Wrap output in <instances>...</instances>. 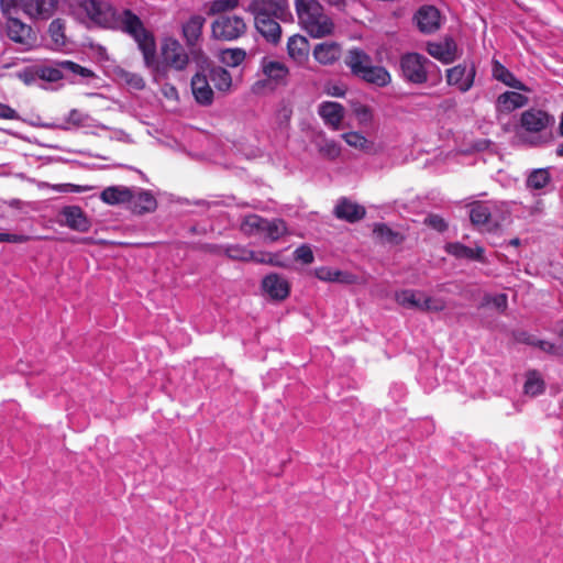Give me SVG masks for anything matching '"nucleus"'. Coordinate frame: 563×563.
<instances>
[{"label": "nucleus", "mask_w": 563, "mask_h": 563, "mask_svg": "<svg viewBox=\"0 0 563 563\" xmlns=\"http://www.w3.org/2000/svg\"><path fill=\"white\" fill-rule=\"evenodd\" d=\"M78 7L90 24L130 35L143 55L144 65H155L154 35L146 30L136 13L130 9L118 11L107 0H80Z\"/></svg>", "instance_id": "obj_1"}, {"label": "nucleus", "mask_w": 563, "mask_h": 563, "mask_svg": "<svg viewBox=\"0 0 563 563\" xmlns=\"http://www.w3.org/2000/svg\"><path fill=\"white\" fill-rule=\"evenodd\" d=\"M555 119L547 111L531 108L523 111L519 120V137L531 146H542L553 139L551 128Z\"/></svg>", "instance_id": "obj_2"}, {"label": "nucleus", "mask_w": 563, "mask_h": 563, "mask_svg": "<svg viewBox=\"0 0 563 563\" xmlns=\"http://www.w3.org/2000/svg\"><path fill=\"white\" fill-rule=\"evenodd\" d=\"M295 7L299 24L310 36L320 38L333 33L334 23L318 0H295Z\"/></svg>", "instance_id": "obj_3"}, {"label": "nucleus", "mask_w": 563, "mask_h": 563, "mask_svg": "<svg viewBox=\"0 0 563 563\" xmlns=\"http://www.w3.org/2000/svg\"><path fill=\"white\" fill-rule=\"evenodd\" d=\"M295 7L299 24L310 36L320 38L333 33L334 23L318 0H295Z\"/></svg>", "instance_id": "obj_4"}, {"label": "nucleus", "mask_w": 563, "mask_h": 563, "mask_svg": "<svg viewBox=\"0 0 563 563\" xmlns=\"http://www.w3.org/2000/svg\"><path fill=\"white\" fill-rule=\"evenodd\" d=\"M190 52L188 53L184 45L174 37H165L161 43V58L158 63L155 58V65L148 67L152 71L154 80L161 81L166 77L167 69L184 71L190 64ZM147 68V66L145 65Z\"/></svg>", "instance_id": "obj_5"}, {"label": "nucleus", "mask_w": 563, "mask_h": 563, "mask_svg": "<svg viewBox=\"0 0 563 563\" xmlns=\"http://www.w3.org/2000/svg\"><path fill=\"white\" fill-rule=\"evenodd\" d=\"M344 62L355 77L368 84L385 87L391 81L388 70L383 66L373 65L372 57L360 48L350 49Z\"/></svg>", "instance_id": "obj_6"}, {"label": "nucleus", "mask_w": 563, "mask_h": 563, "mask_svg": "<svg viewBox=\"0 0 563 563\" xmlns=\"http://www.w3.org/2000/svg\"><path fill=\"white\" fill-rule=\"evenodd\" d=\"M242 230L247 234H261L266 240L274 242L286 234L287 227L282 219L267 220L257 214H250L244 218Z\"/></svg>", "instance_id": "obj_7"}, {"label": "nucleus", "mask_w": 563, "mask_h": 563, "mask_svg": "<svg viewBox=\"0 0 563 563\" xmlns=\"http://www.w3.org/2000/svg\"><path fill=\"white\" fill-rule=\"evenodd\" d=\"M246 32V23L236 14H220L211 23V33L216 40L234 41Z\"/></svg>", "instance_id": "obj_8"}, {"label": "nucleus", "mask_w": 563, "mask_h": 563, "mask_svg": "<svg viewBox=\"0 0 563 563\" xmlns=\"http://www.w3.org/2000/svg\"><path fill=\"white\" fill-rule=\"evenodd\" d=\"M205 23L206 18L203 15L192 14L181 24V36L194 59L203 57L200 42L202 40Z\"/></svg>", "instance_id": "obj_9"}, {"label": "nucleus", "mask_w": 563, "mask_h": 563, "mask_svg": "<svg viewBox=\"0 0 563 563\" xmlns=\"http://www.w3.org/2000/svg\"><path fill=\"white\" fill-rule=\"evenodd\" d=\"M37 76L46 81L56 82L67 75H79L84 78L93 77L92 70L70 60H62L55 65H45L37 69Z\"/></svg>", "instance_id": "obj_10"}, {"label": "nucleus", "mask_w": 563, "mask_h": 563, "mask_svg": "<svg viewBox=\"0 0 563 563\" xmlns=\"http://www.w3.org/2000/svg\"><path fill=\"white\" fill-rule=\"evenodd\" d=\"M432 63L418 53H407L400 59L404 78L412 84H423L428 80V66Z\"/></svg>", "instance_id": "obj_11"}, {"label": "nucleus", "mask_w": 563, "mask_h": 563, "mask_svg": "<svg viewBox=\"0 0 563 563\" xmlns=\"http://www.w3.org/2000/svg\"><path fill=\"white\" fill-rule=\"evenodd\" d=\"M5 34L23 49H30L35 43V36L31 26L14 16L7 18Z\"/></svg>", "instance_id": "obj_12"}, {"label": "nucleus", "mask_w": 563, "mask_h": 563, "mask_svg": "<svg viewBox=\"0 0 563 563\" xmlns=\"http://www.w3.org/2000/svg\"><path fill=\"white\" fill-rule=\"evenodd\" d=\"M476 68L473 64H460L446 71V81L450 86L456 87L461 92L468 91L475 79Z\"/></svg>", "instance_id": "obj_13"}, {"label": "nucleus", "mask_w": 563, "mask_h": 563, "mask_svg": "<svg viewBox=\"0 0 563 563\" xmlns=\"http://www.w3.org/2000/svg\"><path fill=\"white\" fill-rule=\"evenodd\" d=\"M250 11L254 18L282 19L288 13V4L286 0H252Z\"/></svg>", "instance_id": "obj_14"}, {"label": "nucleus", "mask_w": 563, "mask_h": 563, "mask_svg": "<svg viewBox=\"0 0 563 563\" xmlns=\"http://www.w3.org/2000/svg\"><path fill=\"white\" fill-rule=\"evenodd\" d=\"M62 223L74 231L81 233L88 232L91 228V221L84 210L78 206H66L62 209Z\"/></svg>", "instance_id": "obj_15"}, {"label": "nucleus", "mask_w": 563, "mask_h": 563, "mask_svg": "<svg viewBox=\"0 0 563 563\" xmlns=\"http://www.w3.org/2000/svg\"><path fill=\"white\" fill-rule=\"evenodd\" d=\"M262 289L274 300H284L288 297L290 285L288 280L278 274H269L262 280Z\"/></svg>", "instance_id": "obj_16"}, {"label": "nucleus", "mask_w": 563, "mask_h": 563, "mask_svg": "<svg viewBox=\"0 0 563 563\" xmlns=\"http://www.w3.org/2000/svg\"><path fill=\"white\" fill-rule=\"evenodd\" d=\"M208 76L196 73L191 78V91L197 103L200 106H210L213 102L214 92L210 86Z\"/></svg>", "instance_id": "obj_17"}, {"label": "nucleus", "mask_w": 563, "mask_h": 563, "mask_svg": "<svg viewBox=\"0 0 563 563\" xmlns=\"http://www.w3.org/2000/svg\"><path fill=\"white\" fill-rule=\"evenodd\" d=\"M415 20L419 30L423 33H433L441 25L440 11L433 5L420 8L415 15Z\"/></svg>", "instance_id": "obj_18"}, {"label": "nucleus", "mask_w": 563, "mask_h": 563, "mask_svg": "<svg viewBox=\"0 0 563 563\" xmlns=\"http://www.w3.org/2000/svg\"><path fill=\"white\" fill-rule=\"evenodd\" d=\"M427 52L435 59L450 64L455 60L457 46L452 38H444L439 42H429Z\"/></svg>", "instance_id": "obj_19"}, {"label": "nucleus", "mask_w": 563, "mask_h": 563, "mask_svg": "<svg viewBox=\"0 0 563 563\" xmlns=\"http://www.w3.org/2000/svg\"><path fill=\"white\" fill-rule=\"evenodd\" d=\"M133 188L123 186V185H114L106 187L100 192V200L109 206H120L126 205L129 207V202L133 199Z\"/></svg>", "instance_id": "obj_20"}, {"label": "nucleus", "mask_w": 563, "mask_h": 563, "mask_svg": "<svg viewBox=\"0 0 563 563\" xmlns=\"http://www.w3.org/2000/svg\"><path fill=\"white\" fill-rule=\"evenodd\" d=\"M310 46L308 40L299 34L291 35L287 42L288 56L298 65H303L309 57Z\"/></svg>", "instance_id": "obj_21"}, {"label": "nucleus", "mask_w": 563, "mask_h": 563, "mask_svg": "<svg viewBox=\"0 0 563 563\" xmlns=\"http://www.w3.org/2000/svg\"><path fill=\"white\" fill-rule=\"evenodd\" d=\"M318 113L327 125L331 126L333 130L340 129L344 115V109L340 103L324 101L320 103Z\"/></svg>", "instance_id": "obj_22"}, {"label": "nucleus", "mask_w": 563, "mask_h": 563, "mask_svg": "<svg viewBox=\"0 0 563 563\" xmlns=\"http://www.w3.org/2000/svg\"><path fill=\"white\" fill-rule=\"evenodd\" d=\"M133 196L129 202V208L133 212L142 214L156 209V199L150 191L133 187Z\"/></svg>", "instance_id": "obj_23"}, {"label": "nucleus", "mask_w": 563, "mask_h": 563, "mask_svg": "<svg viewBox=\"0 0 563 563\" xmlns=\"http://www.w3.org/2000/svg\"><path fill=\"white\" fill-rule=\"evenodd\" d=\"M58 0H25L24 13L30 18L48 19L53 15Z\"/></svg>", "instance_id": "obj_24"}, {"label": "nucleus", "mask_w": 563, "mask_h": 563, "mask_svg": "<svg viewBox=\"0 0 563 563\" xmlns=\"http://www.w3.org/2000/svg\"><path fill=\"white\" fill-rule=\"evenodd\" d=\"M261 68L263 74L276 85H283L289 75L288 67L279 60L264 57L261 62Z\"/></svg>", "instance_id": "obj_25"}, {"label": "nucleus", "mask_w": 563, "mask_h": 563, "mask_svg": "<svg viewBox=\"0 0 563 563\" xmlns=\"http://www.w3.org/2000/svg\"><path fill=\"white\" fill-rule=\"evenodd\" d=\"M334 214L338 219L345 220L347 222H356L364 218L365 209L346 198H342L338 201L334 208Z\"/></svg>", "instance_id": "obj_26"}, {"label": "nucleus", "mask_w": 563, "mask_h": 563, "mask_svg": "<svg viewBox=\"0 0 563 563\" xmlns=\"http://www.w3.org/2000/svg\"><path fill=\"white\" fill-rule=\"evenodd\" d=\"M492 75L494 79L503 82L504 85L520 90L529 92L530 89L521 82L516 76L507 69L500 62L494 59L492 65Z\"/></svg>", "instance_id": "obj_27"}, {"label": "nucleus", "mask_w": 563, "mask_h": 563, "mask_svg": "<svg viewBox=\"0 0 563 563\" xmlns=\"http://www.w3.org/2000/svg\"><path fill=\"white\" fill-rule=\"evenodd\" d=\"M341 56V47L335 42H323L317 44L313 49L314 59L322 65H331Z\"/></svg>", "instance_id": "obj_28"}, {"label": "nucleus", "mask_w": 563, "mask_h": 563, "mask_svg": "<svg viewBox=\"0 0 563 563\" xmlns=\"http://www.w3.org/2000/svg\"><path fill=\"white\" fill-rule=\"evenodd\" d=\"M276 18H254L255 27L267 42L276 44L280 40L282 27Z\"/></svg>", "instance_id": "obj_29"}, {"label": "nucleus", "mask_w": 563, "mask_h": 563, "mask_svg": "<svg viewBox=\"0 0 563 563\" xmlns=\"http://www.w3.org/2000/svg\"><path fill=\"white\" fill-rule=\"evenodd\" d=\"M292 117V107L288 102H280L275 111L273 118L274 129L279 133L283 137H288V132L290 129V120Z\"/></svg>", "instance_id": "obj_30"}, {"label": "nucleus", "mask_w": 563, "mask_h": 563, "mask_svg": "<svg viewBox=\"0 0 563 563\" xmlns=\"http://www.w3.org/2000/svg\"><path fill=\"white\" fill-rule=\"evenodd\" d=\"M528 103V98L516 91H506L498 96L496 100V110L498 112L509 113Z\"/></svg>", "instance_id": "obj_31"}, {"label": "nucleus", "mask_w": 563, "mask_h": 563, "mask_svg": "<svg viewBox=\"0 0 563 563\" xmlns=\"http://www.w3.org/2000/svg\"><path fill=\"white\" fill-rule=\"evenodd\" d=\"M445 251L450 255L456 257V258H467L473 261H478L484 263V249L481 246H476L475 249L468 247L466 245H463L459 242L455 243H448L445 245Z\"/></svg>", "instance_id": "obj_32"}, {"label": "nucleus", "mask_w": 563, "mask_h": 563, "mask_svg": "<svg viewBox=\"0 0 563 563\" xmlns=\"http://www.w3.org/2000/svg\"><path fill=\"white\" fill-rule=\"evenodd\" d=\"M493 205L488 202H475L470 206V219L474 225L489 227Z\"/></svg>", "instance_id": "obj_33"}, {"label": "nucleus", "mask_w": 563, "mask_h": 563, "mask_svg": "<svg viewBox=\"0 0 563 563\" xmlns=\"http://www.w3.org/2000/svg\"><path fill=\"white\" fill-rule=\"evenodd\" d=\"M423 291L413 289H404L395 295L398 305L407 309L419 310L421 308Z\"/></svg>", "instance_id": "obj_34"}, {"label": "nucleus", "mask_w": 563, "mask_h": 563, "mask_svg": "<svg viewBox=\"0 0 563 563\" xmlns=\"http://www.w3.org/2000/svg\"><path fill=\"white\" fill-rule=\"evenodd\" d=\"M214 88L221 92H228L232 86V76L223 67H212L208 75Z\"/></svg>", "instance_id": "obj_35"}, {"label": "nucleus", "mask_w": 563, "mask_h": 563, "mask_svg": "<svg viewBox=\"0 0 563 563\" xmlns=\"http://www.w3.org/2000/svg\"><path fill=\"white\" fill-rule=\"evenodd\" d=\"M551 176L548 168H538L530 172L526 186L530 190H540L549 185Z\"/></svg>", "instance_id": "obj_36"}, {"label": "nucleus", "mask_w": 563, "mask_h": 563, "mask_svg": "<svg viewBox=\"0 0 563 563\" xmlns=\"http://www.w3.org/2000/svg\"><path fill=\"white\" fill-rule=\"evenodd\" d=\"M343 140L352 147L365 153H374V144L358 132H349L342 135Z\"/></svg>", "instance_id": "obj_37"}, {"label": "nucleus", "mask_w": 563, "mask_h": 563, "mask_svg": "<svg viewBox=\"0 0 563 563\" xmlns=\"http://www.w3.org/2000/svg\"><path fill=\"white\" fill-rule=\"evenodd\" d=\"M246 57L242 48H227L220 52V62L228 67H238Z\"/></svg>", "instance_id": "obj_38"}, {"label": "nucleus", "mask_w": 563, "mask_h": 563, "mask_svg": "<svg viewBox=\"0 0 563 563\" xmlns=\"http://www.w3.org/2000/svg\"><path fill=\"white\" fill-rule=\"evenodd\" d=\"M223 253L231 260L242 262H254L256 254V252L236 244L225 246Z\"/></svg>", "instance_id": "obj_39"}, {"label": "nucleus", "mask_w": 563, "mask_h": 563, "mask_svg": "<svg viewBox=\"0 0 563 563\" xmlns=\"http://www.w3.org/2000/svg\"><path fill=\"white\" fill-rule=\"evenodd\" d=\"M66 123L76 128H92L97 126L96 121L88 114L80 110L73 109L66 117Z\"/></svg>", "instance_id": "obj_40"}, {"label": "nucleus", "mask_w": 563, "mask_h": 563, "mask_svg": "<svg viewBox=\"0 0 563 563\" xmlns=\"http://www.w3.org/2000/svg\"><path fill=\"white\" fill-rule=\"evenodd\" d=\"M48 33L56 47L64 46L66 43L65 23L60 19L51 22Z\"/></svg>", "instance_id": "obj_41"}, {"label": "nucleus", "mask_w": 563, "mask_h": 563, "mask_svg": "<svg viewBox=\"0 0 563 563\" xmlns=\"http://www.w3.org/2000/svg\"><path fill=\"white\" fill-rule=\"evenodd\" d=\"M320 154L328 159H335L341 154V146L333 140L322 139L318 142Z\"/></svg>", "instance_id": "obj_42"}, {"label": "nucleus", "mask_w": 563, "mask_h": 563, "mask_svg": "<svg viewBox=\"0 0 563 563\" xmlns=\"http://www.w3.org/2000/svg\"><path fill=\"white\" fill-rule=\"evenodd\" d=\"M446 308V300L442 297L427 296L423 292L420 311L440 312Z\"/></svg>", "instance_id": "obj_43"}, {"label": "nucleus", "mask_w": 563, "mask_h": 563, "mask_svg": "<svg viewBox=\"0 0 563 563\" xmlns=\"http://www.w3.org/2000/svg\"><path fill=\"white\" fill-rule=\"evenodd\" d=\"M314 276L322 282H345V274L331 267L322 266L314 269Z\"/></svg>", "instance_id": "obj_44"}, {"label": "nucleus", "mask_w": 563, "mask_h": 563, "mask_svg": "<svg viewBox=\"0 0 563 563\" xmlns=\"http://www.w3.org/2000/svg\"><path fill=\"white\" fill-rule=\"evenodd\" d=\"M481 306L482 307L493 306L498 311L504 312L508 306V297L506 294H497V295L486 294L483 297V301H482Z\"/></svg>", "instance_id": "obj_45"}, {"label": "nucleus", "mask_w": 563, "mask_h": 563, "mask_svg": "<svg viewBox=\"0 0 563 563\" xmlns=\"http://www.w3.org/2000/svg\"><path fill=\"white\" fill-rule=\"evenodd\" d=\"M352 111L355 118L357 119L358 123L362 125H367L373 120V111L366 104H363L361 102H354L352 103Z\"/></svg>", "instance_id": "obj_46"}, {"label": "nucleus", "mask_w": 563, "mask_h": 563, "mask_svg": "<svg viewBox=\"0 0 563 563\" xmlns=\"http://www.w3.org/2000/svg\"><path fill=\"white\" fill-rule=\"evenodd\" d=\"M543 380L538 376L537 373H531L528 375L527 380L525 383V393L527 395H539L543 391Z\"/></svg>", "instance_id": "obj_47"}, {"label": "nucleus", "mask_w": 563, "mask_h": 563, "mask_svg": "<svg viewBox=\"0 0 563 563\" xmlns=\"http://www.w3.org/2000/svg\"><path fill=\"white\" fill-rule=\"evenodd\" d=\"M239 4L238 0H214L211 2L209 12L211 14H228V11L235 9Z\"/></svg>", "instance_id": "obj_48"}, {"label": "nucleus", "mask_w": 563, "mask_h": 563, "mask_svg": "<svg viewBox=\"0 0 563 563\" xmlns=\"http://www.w3.org/2000/svg\"><path fill=\"white\" fill-rule=\"evenodd\" d=\"M25 0H0V9L5 18L13 16L21 8L24 11Z\"/></svg>", "instance_id": "obj_49"}, {"label": "nucleus", "mask_w": 563, "mask_h": 563, "mask_svg": "<svg viewBox=\"0 0 563 563\" xmlns=\"http://www.w3.org/2000/svg\"><path fill=\"white\" fill-rule=\"evenodd\" d=\"M121 78L132 89L142 90L145 87L144 78L136 73L124 71Z\"/></svg>", "instance_id": "obj_50"}, {"label": "nucleus", "mask_w": 563, "mask_h": 563, "mask_svg": "<svg viewBox=\"0 0 563 563\" xmlns=\"http://www.w3.org/2000/svg\"><path fill=\"white\" fill-rule=\"evenodd\" d=\"M294 256L296 261H299L303 264H311L314 260L312 250L308 245H300L294 252Z\"/></svg>", "instance_id": "obj_51"}, {"label": "nucleus", "mask_w": 563, "mask_h": 563, "mask_svg": "<svg viewBox=\"0 0 563 563\" xmlns=\"http://www.w3.org/2000/svg\"><path fill=\"white\" fill-rule=\"evenodd\" d=\"M255 263L269 264L273 266H284L285 264L279 261V255L274 253L260 252L255 254Z\"/></svg>", "instance_id": "obj_52"}, {"label": "nucleus", "mask_w": 563, "mask_h": 563, "mask_svg": "<svg viewBox=\"0 0 563 563\" xmlns=\"http://www.w3.org/2000/svg\"><path fill=\"white\" fill-rule=\"evenodd\" d=\"M374 233L383 241L393 242L396 234L384 223L376 224Z\"/></svg>", "instance_id": "obj_53"}, {"label": "nucleus", "mask_w": 563, "mask_h": 563, "mask_svg": "<svg viewBox=\"0 0 563 563\" xmlns=\"http://www.w3.org/2000/svg\"><path fill=\"white\" fill-rule=\"evenodd\" d=\"M426 223L439 232H443L448 228V224L444 221V219L437 214H431V216L427 217Z\"/></svg>", "instance_id": "obj_54"}, {"label": "nucleus", "mask_w": 563, "mask_h": 563, "mask_svg": "<svg viewBox=\"0 0 563 563\" xmlns=\"http://www.w3.org/2000/svg\"><path fill=\"white\" fill-rule=\"evenodd\" d=\"M29 241V236L24 234H12L0 232V242L24 243Z\"/></svg>", "instance_id": "obj_55"}, {"label": "nucleus", "mask_w": 563, "mask_h": 563, "mask_svg": "<svg viewBox=\"0 0 563 563\" xmlns=\"http://www.w3.org/2000/svg\"><path fill=\"white\" fill-rule=\"evenodd\" d=\"M163 96L168 99V100H174V101H177L178 100V90L176 89L175 86L170 85V84H164L162 86V89H161Z\"/></svg>", "instance_id": "obj_56"}, {"label": "nucleus", "mask_w": 563, "mask_h": 563, "mask_svg": "<svg viewBox=\"0 0 563 563\" xmlns=\"http://www.w3.org/2000/svg\"><path fill=\"white\" fill-rule=\"evenodd\" d=\"M530 343L539 346L540 350H542V351H544L547 353L554 354V355L559 354V347H556L551 342L539 340L537 342L532 341Z\"/></svg>", "instance_id": "obj_57"}, {"label": "nucleus", "mask_w": 563, "mask_h": 563, "mask_svg": "<svg viewBox=\"0 0 563 563\" xmlns=\"http://www.w3.org/2000/svg\"><path fill=\"white\" fill-rule=\"evenodd\" d=\"M16 117L14 109L0 102V119H15Z\"/></svg>", "instance_id": "obj_58"}, {"label": "nucleus", "mask_w": 563, "mask_h": 563, "mask_svg": "<svg viewBox=\"0 0 563 563\" xmlns=\"http://www.w3.org/2000/svg\"><path fill=\"white\" fill-rule=\"evenodd\" d=\"M329 93L334 97H342L344 95V91L342 88L334 86L329 90Z\"/></svg>", "instance_id": "obj_59"}, {"label": "nucleus", "mask_w": 563, "mask_h": 563, "mask_svg": "<svg viewBox=\"0 0 563 563\" xmlns=\"http://www.w3.org/2000/svg\"><path fill=\"white\" fill-rule=\"evenodd\" d=\"M73 192H82V191H86L87 188L86 187H81V186H78V185H68Z\"/></svg>", "instance_id": "obj_60"}, {"label": "nucleus", "mask_w": 563, "mask_h": 563, "mask_svg": "<svg viewBox=\"0 0 563 563\" xmlns=\"http://www.w3.org/2000/svg\"><path fill=\"white\" fill-rule=\"evenodd\" d=\"M508 245H511V246H519L520 245V240L518 238L516 239H511L509 242H508Z\"/></svg>", "instance_id": "obj_61"}, {"label": "nucleus", "mask_w": 563, "mask_h": 563, "mask_svg": "<svg viewBox=\"0 0 563 563\" xmlns=\"http://www.w3.org/2000/svg\"><path fill=\"white\" fill-rule=\"evenodd\" d=\"M556 155L563 157V142L558 146Z\"/></svg>", "instance_id": "obj_62"}, {"label": "nucleus", "mask_w": 563, "mask_h": 563, "mask_svg": "<svg viewBox=\"0 0 563 563\" xmlns=\"http://www.w3.org/2000/svg\"><path fill=\"white\" fill-rule=\"evenodd\" d=\"M559 131H560V134L563 136V114L561 115Z\"/></svg>", "instance_id": "obj_63"}]
</instances>
